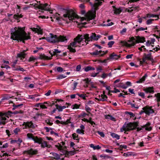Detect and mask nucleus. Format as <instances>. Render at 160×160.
<instances>
[{
	"mask_svg": "<svg viewBox=\"0 0 160 160\" xmlns=\"http://www.w3.org/2000/svg\"><path fill=\"white\" fill-rule=\"evenodd\" d=\"M95 11H89L86 14L84 18L79 17L72 10H67L63 15L62 19L66 21L67 23L71 21L76 22L78 26L85 25L89 22L91 20L93 19L95 17Z\"/></svg>",
	"mask_w": 160,
	"mask_h": 160,
	"instance_id": "1",
	"label": "nucleus"
},
{
	"mask_svg": "<svg viewBox=\"0 0 160 160\" xmlns=\"http://www.w3.org/2000/svg\"><path fill=\"white\" fill-rule=\"evenodd\" d=\"M101 37L100 35H96L94 33H92L90 36L88 34H86L84 36L78 35L68 46V49L70 52H76L75 48L81 47V43L82 42L83 43V42H84L87 44L89 41L97 40Z\"/></svg>",
	"mask_w": 160,
	"mask_h": 160,
	"instance_id": "2",
	"label": "nucleus"
},
{
	"mask_svg": "<svg viewBox=\"0 0 160 160\" xmlns=\"http://www.w3.org/2000/svg\"><path fill=\"white\" fill-rule=\"evenodd\" d=\"M11 38L14 40L22 41L30 39L31 38L29 32L26 33L23 28L15 27L11 29Z\"/></svg>",
	"mask_w": 160,
	"mask_h": 160,
	"instance_id": "3",
	"label": "nucleus"
},
{
	"mask_svg": "<svg viewBox=\"0 0 160 160\" xmlns=\"http://www.w3.org/2000/svg\"><path fill=\"white\" fill-rule=\"evenodd\" d=\"M146 41L145 37L142 36H135L130 38L127 42L121 41V42L123 43L128 47L134 46L136 43H143Z\"/></svg>",
	"mask_w": 160,
	"mask_h": 160,
	"instance_id": "4",
	"label": "nucleus"
},
{
	"mask_svg": "<svg viewBox=\"0 0 160 160\" xmlns=\"http://www.w3.org/2000/svg\"><path fill=\"white\" fill-rule=\"evenodd\" d=\"M47 37H44L42 39L46 40L48 42L51 43H55L59 42H67V38L65 36L60 35L58 37L57 35L50 33ZM40 39H42L41 38Z\"/></svg>",
	"mask_w": 160,
	"mask_h": 160,
	"instance_id": "5",
	"label": "nucleus"
},
{
	"mask_svg": "<svg viewBox=\"0 0 160 160\" xmlns=\"http://www.w3.org/2000/svg\"><path fill=\"white\" fill-rule=\"evenodd\" d=\"M27 137L28 139L33 140L34 143L41 144V146L42 148H50L51 147V145L48 144L47 142L43 140L41 138H38L37 136H34L32 134L28 133L27 134Z\"/></svg>",
	"mask_w": 160,
	"mask_h": 160,
	"instance_id": "6",
	"label": "nucleus"
},
{
	"mask_svg": "<svg viewBox=\"0 0 160 160\" xmlns=\"http://www.w3.org/2000/svg\"><path fill=\"white\" fill-rule=\"evenodd\" d=\"M29 7H25L23 8V9L25 10H26L28 9L32 6H33L36 8L40 9L42 10L48 11L50 12V13H52V10H50L49 8V6L47 3H44L43 4H41L40 2H37V3H33L30 4Z\"/></svg>",
	"mask_w": 160,
	"mask_h": 160,
	"instance_id": "7",
	"label": "nucleus"
},
{
	"mask_svg": "<svg viewBox=\"0 0 160 160\" xmlns=\"http://www.w3.org/2000/svg\"><path fill=\"white\" fill-rule=\"evenodd\" d=\"M153 58L151 53L148 54H145L142 58V60L140 61L141 64L142 65L144 63H147L148 61L153 60Z\"/></svg>",
	"mask_w": 160,
	"mask_h": 160,
	"instance_id": "8",
	"label": "nucleus"
},
{
	"mask_svg": "<svg viewBox=\"0 0 160 160\" xmlns=\"http://www.w3.org/2000/svg\"><path fill=\"white\" fill-rule=\"evenodd\" d=\"M38 151L37 149L31 148L27 150L24 151L23 153L24 155H28L30 157L36 155L38 153Z\"/></svg>",
	"mask_w": 160,
	"mask_h": 160,
	"instance_id": "9",
	"label": "nucleus"
},
{
	"mask_svg": "<svg viewBox=\"0 0 160 160\" xmlns=\"http://www.w3.org/2000/svg\"><path fill=\"white\" fill-rule=\"evenodd\" d=\"M142 109L144 110V112L148 115H150L154 112V110L151 107L147 106L144 107L142 108Z\"/></svg>",
	"mask_w": 160,
	"mask_h": 160,
	"instance_id": "10",
	"label": "nucleus"
},
{
	"mask_svg": "<svg viewBox=\"0 0 160 160\" xmlns=\"http://www.w3.org/2000/svg\"><path fill=\"white\" fill-rule=\"evenodd\" d=\"M7 118H8L6 114L4 115L2 112H0V125H4L6 123L5 121Z\"/></svg>",
	"mask_w": 160,
	"mask_h": 160,
	"instance_id": "11",
	"label": "nucleus"
},
{
	"mask_svg": "<svg viewBox=\"0 0 160 160\" xmlns=\"http://www.w3.org/2000/svg\"><path fill=\"white\" fill-rule=\"evenodd\" d=\"M126 126L128 131L135 129L137 127L136 124L131 122L127 123L126 122Z\"/></svg>",
	"mask_w": 160,
	"mask_h": 160,
	"instance_id": "12",
	"label": "nucleus"
},
{
	"mask_svg": "<svg viewBox=\"0 0 160 160\" xmlns=\"http://www.w3.org/2000/svg\"><path fill=\"white\" fill-rule=\"evenodd\" d=\"M31 29L33 31L37 32L38 34H42V30L38 26H36V28H32Z\"/></svg>",
	"mask_w": 160,
	"mask_h": 160,
	"instance_id": "13",
	"label": "nucleus"
},
{
	"mask_svg": "<svg viewBox=\"0 0 160 160\" xmlns=\"http://www.w3.org/2000/svg\"><path fill=\"white\" fill-rule=\"evenodd\" d=\"M23 125H26L27 128H34L36 126V125L33 124L32 122H24Z\"/></svg>",
	"mask_w": 160,
	"mask_h": 160,
	"instance_id": "14",
	"label": "nucleus"
},
{
	"mask_svg": "<svg viewBox=\"0 0 160 160\" xmlns=\"http://www.w3.org/2000/svg\"><path fill=\"white\" fill-rule=\"evenodd\" d=\"M143 90L146 93H153L154 88L153 87H146L143 89Z\"/></svg>",
	"mask_w": 160,
	"mask_h": 160,
	"instance_id": "15",
	"label": "nucleus"
},
{
	"mask_svg": "<svg viewBox=\"0 0 160 160\" xmlns=\"http://www.w3.org/2000/svg\"><path fill=\"white\" fill-rule=\"evenodd\" d=\"M55 106L56 108V109L58 110V111L59 112H62L63 109H65L67 107H68V106L66 107L65 106H62L58 104H56Z\"/></svg>",
	"mask_w": 160,
	"mask_h": 160,
	"instance_id": "16",
	"label": "nucleus"
},
{
	"mask_svg": "<svg viewBox=\"0 0 160 160\" xmlns=\"http://www.w3.org/2000/svg\"><path fill=\"white\" fill-rule=\"evenodd\" d=\"M122 9L121 8H117L115 7H113V11L114 13L116 15L119 14L122 11Z\"/></svg>",
	"mask_w": 160,
	"mask_h": 160,
	"instance_id": "17",
	"label": "nucleus"
},
{
	"mask_svg": "<svg viewBox=\"0 0 160 160\" xmlns=\"http://www.w3.org/2000/svg\"><path fill=\"white\" fill-rule=\"evenodd\" d=\"M112 76V73L111 72L109 73L108 74L103 72L102 75H101V77L103 79H105L107 78L108 76L111 77Z\"/></svg>",
	"mask_w": 160,
	"mask_h": 160,
	"instance_id": "18",
	"label": "nucleus"
},
{
	"mask_svg": "<svg viewBox=\"0 0 160 160\" xmlns=\"http://www.w3.org/2000/svg\"><path fill=\"white\" fill-rule=\"evenodd\" d=\"M135 9V8L134 7H129L125 9V11L132 14L134 12Z\"/></svg>",
	"mask_w": 160,
	"mask_h": 160,
	"instance_id": "19",
	"label": "nucleus"
},
{
	"mask_svg": "<svg viewBox=\"0 0 160 160\" xmlns=\"http://www.w3.org/2000/svg\"><path fill=\"white\" fill-rule=\"evenodd\" d=\"M107 52H106V53H107ZM102 51H98L97 50L95 51L94 52H92L91 53V54L93 55H99L100 56H102L103 55H104L105 53H103L102 54H101Z\"/></svg>",
	"mask_w": 160,
	"mask_h": 160,
	"instance_id": "20",
	"label": "nucleus"
},
{
	"mask_svg": "<svg viewBox=\"0 0 160 160\" xmlns=\"http://www.w3.org/2000/svg\"><path fill=\"white\" fill-rule=\"evenodd\" d=\"M120 58V57L116 54L113 53L110 56V58L111 59H118Z\"/></svg>",
	"mask_w": 160,
	"mask_h": 160,
	"instance_id": "21",
	"label": "nucleus"
},
{
	"mask_svg": "<svg viewBox=\"0 0 160 160\" xmlns=\"http://www.w3.org/2000/svg\"><path fill=\"white\" fill-rule=\"evenodd\" d=\"M26 54L24 52H22L18 54L17 56L18 58H20L22 60L25 58Z\"/></svg>",
	"mask_w": 160,
	"mask_h": 160,
	"instance_id": "22",
	"label": "nucleus"
},
{
	"mask_svg": "<svg viewBox=\"0 0 160 160\" xmlns=\"http://www.w3.org/2000/svg\"><path fill=\"white\" fill-rule=\"evenodd\" d=\"M90 147L92 148L94 150H99L101 148V147L99 145L94 146V144L92 143L90 144Z\"/></svg>",
	"mask_w": 160,
	"mask_h": 160,
	"instance_id": "23",
	"label": "nucleus"
},
{
	"mask_svg": "<svg viewBox=\"0 0 160 160\" xmlns=\"http://www.w3.org/2000/svg\"><path fill=\"white\" fill-rule=\"evenodd\" d=\"M52 155L53 156L54 159L57 160H61L60 156L58 154L55 152H52Z\"/></svg>",
	"mask_w": 160,
	"mask_h": 160,
	"instance_id": "24",
	"label": "nucleus"
},
{
	"mask_svg": "<svg viewBox=\"0 0 160 160\" xmlns=\"http://www.w3.org/2000/svg\"><path fill=\"white\" fill-rule=\"evenodd\" d=\"M38 59L43 60H48L49 59V58L44 54H41L39 55V57L38 58Z\"/></svg>",
	"mask_w": 160,
	"mask_h": 160,
	"instance_id": "25",
	"label": "nucleus"
},
{
	"mask_svg": "<svg viewBox=\"0 0 160 160\" xmlns=\"http://www.w3.org/2000/svg\"><path fill=\"white\" fill-rule=\"evenodd\" d=\"M155 97H156L157 102H158V106H159V103L160 102V93H158L157 94H155Z\"/></svg>",
	"mask_w": 160,
	"mask_h": 160,
	"instance_id": "26",
	"label": "nucleus"
},
{
	"mask_svg": "<svg viewBox=\"0 0 160 160\" xmlns=\"http://www.w3.org/2000/svg\"><path fill=\"white\" fill-rule=\"evenodd\" d=\"M72 136L73 139L77 141V142H79V138L78 137V135L76 133H74L72 134Z\"/></svg>",
	"mask_w": 160,
	"mask_h": 160,
	"instance_id": "27",
	"label": "nucleus"
},
{
	"mask_svg": "<svg viewBox=\"0 0 160 160\" xmlns=\"http://www.w3.org/2000/svg\"><path fill=\"white\" fill-rule=\"evenodd\" d=\"M95 1L96 2L94 4L96 7H98L101 5L104 0H95Z\"/></svg>",
	"mask_w": 160,
	"mask_h": 160,
	"instance_id": "28",
	"label": "nucleus"
},
{
	"mask_svg": "<svg viewBox=\"0 0 160 160\" xmlns=\"http://www.w3.org/2000/svg\"><path fill=\"white\" fill-rule=\"evenodd\" d=\"M77 95L80 98H82L83 100H86V98L87 97V95L85 94H79L77 93Z\"/></svg>",
	"mask_w": 160,
	"mask_h": 160,
	"instance_id": "29",
	"label": "nucleus"
},
{
	"mask_svg": "<svg viewBox=\"0 0 160 160\" xmlns=\"http://www.w3.org/2000/svg\"><path fill=\"white\" fill-rule=\"evenodd\" d=\"M95 68L94 67L88 66L84 68V71L85 72H87L90 70H95Z\"/></svg>",
	"mask_w": 160,
	"mask_h": 160,
	"instance_id": "30",
	"label": "nucleus"
},
{
	"mask_svg": "<svg viewBox=\"0 0 160 160\" xmlns=\"http://www.w3.org/2000/svg\"><path fill=\"white\" fill-rule=\"evenodd\" d=\"M65 144L63 143H62V146L61 144H59V143L57 145H56V147H57L58 150H62L64 148V145Z\"/></svg>",
	"mask_w": 160,
	"mask_h": 160,
	"instance_id": "31",
	"label": "nucleus"
},
{
	"mask_svg": "<svg viewBox=\"0 0 160 160\" xmlns=\"http://www.w3.org/2000/svg\"><path fill=\"white\" fill-rule=\"evenodd\" d=\"M150 123L148 122L145 125V129L146 130L148 131H150L152 128L150 126Z\"/></svg>",
	"mask_w": 160,
	"mask_h": 160,
	"instance_id": "32",
	"label": "nucleus"
},
{
	"mask_svg": "<svg viewBox=\"0 0 160 160\" xmlns=\"http://www.w3.org/2000/svg\"><path fill=\"white\" fill-rule=\"evenodd\" d=\"M120 131L121 132H122L124 131H128L127 128L126 127V122H125L123 127L121 128Z\"/></svg>",
	"mask_w": 160,
	"mask_h": 160,
	"instance_id": "33",
	"label": "nucleus"
},
{
	"mask_svg": "<svg viewBox=\"0 0 160 160\" xmlns=\"http://www.w3.org/2000/svg\"><path fill=\"white\" fill-rule=\"evenodd\" d=\"M111 135L113 138H116L118 140L120 139V136L116 133H112Z\"/></svg>",
	"mask_w": 160,
	"mask_h": 160,
	"instance_id": "34",
	"label": "nucleus"
},
{
	"mask_svg": "<svg viewBox=\"0 0 160 160\" xmlns=\"http://www.w3.org/2000/svg\"><path fill=\"white\" fill-rule=\"evenodd\" d=\"M38 96V95L34 94V95H29L28 96V97H29V98L31 99L32 100H33L35 101V98L36 97H37Z\"/></svg>",
	"mask_w": 160,
	"mask_h": 160,
	"instance_id": "35",
	"label": "nucleus"
},
{
	"mask_svg": "<svg viewBox=\"0 0 160 160\" xmlns=\"http://www.w3.org/2000/svg\"><path fill=\"white\" fill-rule=\"evenodd\" d=\"M107 98V96L104 94H102L101 96V98H100V100L102 101H104L106 100Z\"/></svg>",
	"mask_w": 160,
	"mask_h": 160,
	"instance_id": "36",
	"label": "nucleus"
},
{
	"mask_svg": "<svg viewBox=\"0 0 160 160\" xmlns=\"http://www.w3.org/2000/svg\"><path fill=\"white\" fill-rule=\"evenodd\" d=\"M147 77H148V75H147V74H145L142 77V78H141V79H139V80L142 83L145 81L146 78Z\"/></svg>",
	"mask_w": 160,
	"mask_h": 160,
	"instance_id": "37",
	"label": "nucleus"
},
{
	"mask_svg": "<svg viewBox=\"0 0 160 160\" xmlns=\"http://www.w3.org/2000/svg\"><path fill=\"white\" fill-rule=\"evenodd\" d=\"M67 77L66 76L64 75L63 74H60L57 77V79H61L63 78H66Z\"/></svg>",
	"mask_w": 160,
	"mask_h": 160,
	"instance_id": "38",
	"label": "nucleus"
},
{
	"mask_svg": "<svg viewBox=\"0 0 160 160\" xmlns=\"http://www.w3.org/2000/svg\"><path fill=\"white\" fill-rule=\"evenodd\" d=\"M125 113L126 114H128L131 116V117H134L135 116V114H134L132 112L126 111L125 112Z\"/></svg>",
	"mask_w": 160,
	"mask_h": 160,
	"instance_id": "39",
	"label": "nucleus"
},
{
	"mask_svg": "<svg viewBox=\"0 0 160 160\" xmlns=\"http://www.w3.org/2000/svg\"><path fill=\"white\" fill-rule=\"evenodd\" d=\"M84 130H81L80 129H78L76 130V132L78 133V134H84Z\"/></svg>",
	"mask_w": 160,
	"mask_h": 160,
	"instance_id": "40",
	"label": "nucleus"
},
{
	"mask_svg": "<svg viewBox=\"0 0 160 160\" xmlns=\"http://www.w3.org/2000/svg\"><path fill=\"white\" fill-rule=\"evenodd\" d=\"M44 129L46 130L47 132H50L51 130H52L53 128H48L47 127H45L44 128Z\"/></svg>",
	"mask_w": 160,
	"mask_h": 160,
	"instance_id": "41",
	"label": "nucleus"
},
{
	"mask_svg": "<svg viewBox=\"0 0 160 160\" xmlns=\"http://www.w3.org/2000/svg\"><path fill=\"white\" fill-rule=\"evenodd\" d=\"M138 95L141 97L142 98H145V94L143 92H138Z\"/></svg>",
	"mask_w": 160,
	"mask_h": 160,
	"instance_id": "42",
	"label": "nucleus"
},
{
	"mask_svg": "<svg viewBox=\"0 0 160 160\" xmlns=\"http://www.w3.org/2000/svg\"><path fill=\"white\" fill-rule=\"evenodd\" d=\"M94 103V102L91 100H89L87 102H86L85 103V105H87V106L89 105L91 106V105L93 104Z\"/></svg>",
	"mask_w": 160,
	"mask_h": 160,
	"instance_id": "43",
	"label": "nucleus"
},
{
	"mask_svg": "<svg viewBox=\"0 0 160 160\" xmlns=\"http://www.w3.org/2000/svg\"><path fill=\"white\" fill-rule=\"evenodd\" d=\"M38 57H35L33 56H32L30 57L29 59V62H31L35 60H36L38 59Z\"/></svg>",
	"mask_w": 160,
	"mask_h": 160,
	"instance_id": "44",
	"label": "nucleus"
},
{
	"mask_svg": "<svg viewBox=\"0 0 160 160\" xmlns=\"http://www.w3.org/2000/svg\"><path fill=\"white\" fill-rule=\"evenodd\" d=\"M85 109L86 111L88 112H90L91 111V108L87 105H85Z\"/></svg>",
	"mask_w": 160,
	"mask_h": 160,
	"instance_id": "45",
	"label": "nucleus"
},
{
	"mask_svg": "<svg viewBox=\"0 0 160 160\" xmlns=\"http://www.w3.org/2000/svg\"><path fill=\"white\" fill-rule=\"evenodd\" d=\"M61 51L58 50V49H54V51H53V54L56 55L57 54L61 52Z\"/></svg>",
	"mask_w": 160,
	"mask_h": 160,
	"instance_id": "46",
	"label": "nucleus"
},
{
	"mask_svg": "<svg viewBox=\"0 0 160 160\" xmlns=\"http://www.w3.org/2000/svg\"><path fill=\"white\" fill-rule=\"evenodd\" d=\"M130 105H131L132 108L138 109L139 108L138 105L132 103H130Z\"/></svg>",
	"mask_w": 160,
	"mask_h": 160,
	"instance_id": "47",
	"label": "nucleus"
},
{
	"mask_svg": "<svg viewBox=\"0 0 160 160\" xmlns=\"http://www.w3.org/2000/svg\"><path fill=\"white\" fill-rule=\"evenodd\" d=\"M114 42L113 41H111L109 42L108 43V46L109 48L112 47V45L114 44Z\"/></svg>",
	"mask_w": 160,
	"mask_h": 160,
	"instance_id": "48",
	"label": "nucleus"
},
{
	"mask_svg": "<svg viewBox=\"0 0 160 160\" xmlns=\"http://www.w3.org/2000/svg\"><path fill=\"white\" fill-rule=\"evenodd\" d=\"M154 19H149L146 22V24L147 25H149L152 23V21H154Z\"/></svg>",
	"mask_w": 160,
	"mask_h": 160,
	"instance_id": "49",
	"label": "nucleus"
},
{
	"mask_svg": "<svg viewBox=\"0 0 160 160\" xmlns=\"http://www.w3.org/2000/svg\"><path fill=\"white\" fill-rule=\"evenodd\" d=\"M46 122L49 126H51L52 125L53 123L51 120H46Z\"/></svg>",
	"mask_w": 160,
	"mask_h": 160,
	"instance_id": "50",
	"label": "nucleus"
},
{
	"mask_svg": "<svg viewBox=\"0 0 160 160\" xmlns=\"http://www.w3.org/2000/svg\"><path fill=\"white\" fill-rule=\"evenodd\" d=\"M147 28H143L142 27H141L140 28H139L138 29H137L136 31L137 32H138V31H144V30H147Z\"/></svg>",
	"mask_w": 160,
	"mask_h": 160,
	"instance_id": "51",
	"label": "nucleus"
},
{
	"mask_svg": "<svg viewBox=\"0 0 160 160\" xmlns=\"http://www.w3.org/2000/svg\"><path fill=\"white\" fill-rule=\"evenodd\" d=\"M20 131V129L18 128H17L13 130V132L15 134H17L18 132Z\"/></svg>",
	"mask_w": 160,
	"mask_h": 160,
	"instance_id": "52",
	"label": "nucleus"
},
{
	"mask_svg": "<svg viewBox=\"0 0 160 160\" xmlns=\"http://www.w3.org/2000/svg\"><path fill=\"white\" fill-rule=\"evenodd\" d=\"M79 106L77 104H75L72 106V108L73 109H78L79 108Z\"/></svg>",
	"mask_w": 160,
	"mask_h": 160,
	"instance_id": "53",
	"label": "nucleus"
},
{
	"mask_svg": "<svg viewBox=\"0 0 160 160\" xmlns=\"http://www.w3.org/2000/svg\"><path fill=\"white\" fill-rule=\"evenodd\" d=\"M57 70L58 72H61L63 71V69L62 67H58L57 68Z\"/></svg>",
	"mask_w": 160,
	"mask_h": 160,
	"instance_id": "54",
	"label": "nucleus"
},
{
	"mask_svg": "<svg viewBox=\"0 0 160 160\" xmlns=\"http://www.w3.org/2000/svg\"><path fill=\"white\" fill-rule=\"evenodd\" d=\"M127 29L126 28H123L120 32V33L122 35H123L124 33L126 32Z\"/></svg>",
	"mask_w": 160,
	"mask_h": 160,
	"instance_id": "55",
	"label": "nucleus"
},
{
	"mask_svg": "<svg viewBox=\"0 0 160 160\" xmlns=\"http://www.w3.org/2000/svg\"><path fill=\"white\" fill-rule=\"evenodd\" d=\"M98 133L102 137H104L105 135L103 132L98 131Z\"/></svg>",
	"mask_w": 160,
	"mask_h": 160,
	"instance_id": "56",
	"label": "nucleus"
},
{
	"mask_svg": "<svg viewBox=\"0 0 160 160\" xmlns=\"http://www.w3.org/2000/svg\"><path fill=\"white\" fill-rule=\"evenodd\" d=\"M23 105V104L22 103L20 104H18L17 105H14V104L13 105V106L14 107V108L15 109L17 108H18V107L21 106H22Z\"/></svg>",
	"mask_w": 160,
	"mask_h": 160,
	"instance_id": "57",
	"label": "nucleus"
},
{
	"mask_svg": "<svg viewBox=\"0 0 160 160\" xmlns=\"http://www.w3.org/2000/svg\"><path fill=\"white\" fill-rule=\"evenodd\" d=\"M44 103L47 104L48 106H52L54 104V102L51 103L50 102H45Z\"/></svg>",
	"mask_w": 160,
	"mask_h": 160,
	"instance_id": "58",
	"label": "nucleus"
},
{
	"mask_svg": "<svg viewBox=\"0 0 160 160\" xmlns=\"http://www.w3.org/2000/svg\"><path fill=\"white\" fill-rule=\"evenodd\" d=\"M131 67H135L136 68H138V65H136L133 62H131L129 63Z\"/></svg>",
	"mask_w": 160,
	"mask_h": 160,
	"instance_id": "59",
	"label": "nucleus"
},
{
	"mask_svg": "<svg viewBox=\"0 0 160 160\" xmlns=\"http://www.w3.org/2000/svg\"><path fill=\"white\" fill-rule=\"evenodd\" d=\"M10 97H9L8 96H5L3 97L2 98V100H8L9 99Z\"/></svg>",
	"mask_w": 160,
	"mask_h": 160,
	"instance_id": "60",
	"label": "nucleus"
},
{
	"mask_svg": "<svg viewBox=\"0 0 160 160\" xmlns=\"http://www.w3.org/2000/svg\"><path fill=\"white\" fill-rule=\"evenodd\" d=\"M14 70L17 71H23V72L25 71V70H24L23 69V68H17L15 69Z\"/></svg>",
	"mask_w": 160,
	"mask_h": 160,
	"instance_id": "61",
	"label": "nucleus"
},
{
	"mask_svg": "<svg viewBox=\"0 0 160 160\" xmlns=\"http://www.w3.org/2000/svg\"><path fill=\"white\" fill-rule=\"evenodd\" d=\"M78 84V82H74L73 83V89L74 90L75 89L76 87Z\"/></svg>",
	"mask_w": 160,
	"mask_h": 160,
	"instance_id": "62",
	"label": "nucleus"
},
{
	"mask_svg": "<svg viewBox=\"0 0 160 160\" xmlns=\"http://www.w3.org/2000/svg\"><path fill=\"white\" fill-rule=\"evenodd\" d=\"M133 56V54L128 55H127L126 56V58L127 59L131 58Z\"/></svg>",
	"mask_w": 160,
	"mask_h": 160,
	"instance_id": "63",
	"label": "nucleus"
},
{
	"mask_svg": "<svg viewBox=\"0 0 160 160\" xmlns=\"http://www.w3.org/2000/svg\"><path fill=\"white\" fill-rule=\"evenodd\" d=\"M96 70L97 71L99 72V73L102 70V68L101 66H99L97 68H96Z\"/></svg>",
	"mask_w": 160,
	"mask_h": 160,
	"instance_id": "64",
	"label": "nucleus"
}]
</instances>
